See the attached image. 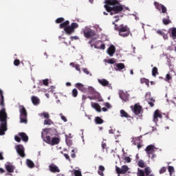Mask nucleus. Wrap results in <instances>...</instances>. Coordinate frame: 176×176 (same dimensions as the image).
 Here are the masks:
<instances>
[{
    "label": "nucleus",
    "instance_id": "nucleus-1",
    "mask_svg": "<svg viewBox=\"0 0 176 176\" xmlns=\"http://www.w3.org/2000/svg\"><path fill=\"white\" fill-rule=\"evenodd\" d=\"M0 135H5V131H8V113L5 108V98L3 91L0 89Z\"/></svg>",
    "mask_w": 176,
    "mask_h": 176
},
{
    "label": "nucleus",
    "instance_id": "nucleus-2",
    "mask_svg": "<svg viewBox=\"0 0 176 176\" xmlns=\"http://www.w3.org/2000/svg\"><path fill=\"white\" fill-rule=\"evenodd\" d=\"M104 3H106L104 6V9H106L107 12L110 13L111 16L117 14V13L123 10V6L120 5V3H119L118 0H105Z\"/></svg>",
    "mask_w": 176,
    "mask_h": 176
},
{
    "label": "nucleus",
    "instance_id": "nucleus-3",
    "mask_svg": "<svg viewBox=\"0 0 176 176\" xmlns=\"http://www.w3.org/2000/svg\"><path fill=\"white\" fill-rule=\"evenodd\" d=\"M112 24L114 25V30L118 31L120 36L126 38L130 35V28H128L127 25L123 24L118 25L115 22H113Z\"/></svg>",
    "mask_w": 176,
    "mask_h": 176
},
{
    "label": "nucleus",
    "instance_id": "nucleus-4",
    "mask_svg": "<svg viewBox=\"0 0 176 176\" xmlns=\"http://www.w3.org/2000/svg\"><path fill=\"white\" fill-rule=\"evenodd\" d=\"M41 138L44 140L45 142L52 146L58 145V144H60V138H53L52 139V138L49 135H47L46 138H45V136H43V132L41 133Z\"/></svg>",
    "mask_w": 176,
    "mask_h": 176
},
{
    "label": "nucleus",
    "instance_id": "nucleus-5",
    "mask_svg": "<svg viewBox=\"0 0 176 176\" xmlns=\"http://www.w3.org/2000/svg\"><path fill=\"white\" fill-rule=\"evenodd\" d=\"M19 112L21 123H25V124H27V116L28 113H27V109L23 105L19 106Z\"/></svg>",
    "mask_w": 176,
    "mask_h": 176
},
{
    "label": "nucleus",
    "instance_id": "nucleus-6",
    "mask_svg": "<svg viewBox=\"0 0 176 176\" xmlns=\"http://www.w3.org/2000/svg\"><path fill=\"white\" fill-rule=\"evenodd\" d=\"M131 109L136 116H140V115L142 116V113H144V109L140 105V103H136L133 106H131Z\"/></svg>",
    "mask_w": 176,
    "mask_h": 176
},
{
    "label": "nucleus",
    "instance_id": "nucleus-7",
    "mask_svg": "<svg viewBox=\"0 0 176 176\" xmlns=\"http://www.w3.org/2000/svg\"><path fill=\"white\" fill-rule=\"evenodd\" d=\"M79 27L77 23L73 22L70 25H68L64 28V31L67 35H72L75 32V30Z\"/></svg>",
    "mask_w": 176,
    "mask_h": 176
},
{
    "label": "nucleus",
    "instance_id": "nucleus-8",
    "mask_svg": "<svg viewBox=\"0 0 176 176\" xmlns=\"http://www.w3.org/2000/svg\"><path fill=\"white\" fill-rule=\"evenodd\" d=\"M145 99L146 100V101H148V105H150L151 108L155 107V102H156V100L153 98H152L151 92H147L146 94Z\"/></svg>",
    "mask_w": 176,
    "mask_h": 176
},
{
    "label": "nucleus",
    "instance_id": "nucleus-9",
    "mask_svg": "<svg viewBox=\"0 0 176 176\" xmlns=\"http://www.w3.org/2000/svg\"><path fill=\"white\" fill-rule=\"evenodd\" d=\"M98 82L100 85L103 86V87H108L110 90H112V84L109 83V81H108L105 78L102 79H98Z\"/></svg>",
    "mask_w": 176,
    "mask_h": 176
},
{
    "label": "nucleus",
    "instance_id": "nucleus-10",
    "mask_svg": "<svg viewBox=\"0 0 176 176\" xmlns=\"http://www.w3.org/2000/svg\"><path fill=\"white\" fill-rule=\"evenodd\" d=\"M83 34L85 38L89 39V38H93V36H96V31L91 29H86L83 31Z\"/></svg>",
    "mask_w": 176,
    "mask_h": 176
},
{
    "label": "nucleus",
    "instance_id": "nucleus-11",
    "mask_svg": "<svg viewBox=\"0 0 176 176\" xmlns=\"http://www.w3.org/2000/svg\"><path fill=\"white\" fill-rule=\"evenodd\" d=\"M15 149L18 155L21 157H25V153H24V146L21 144H18L15 146Z\"/></svg>",
    "mask_w": 176,
    "mask_h": 176
},
{
    "label": "nucleus",
    "instance_id": "nucleus-12",
    "mask_svg": "<svg viewBox=\"0 0 176 176\" xmlns=\"http://www.w3.org/2000/svg\"><path fill=\"white\" fill-rule=\"evenodd\" d=\"M162 118H163V116L162 115V113H160V111H159V109L155 110L153 114V122H154V123H157V122L159 121V119H162Z\"/></svg>",
    "mask_w": 176,
    "mask_h": 176
},
{
    "label": "nucleus",
    "instance_id": "nucleus-13",
    "mask_svg": "<svg viewBox=\"0 0 176 176\" xmlns=\"http://www.w3.org/2000/svg\"><path fill=\"white\" fill-rule=\"evenodd\" d=\"M154 6H155L156 9L160 12L162 10V13H167V8L164 5L160 4L157 1L154 2Z\"/></svg>",
    "mask_w": 176,
    "mask_h": 176
},
{
    "label": "nucleus",
    "instance_id": "nucleus-14",
    "mask_svg": "<svg viewBox=\"0 0 176 176\" xmlns=\"http://www.w3.org/2000/svg\"><path fill=\"white\" fill-rule=\"evenodd\" d=\"M155 149H156V147H155L153 144H150L146 147L145 152L147 153L148 156H151V155L155 153Z\"/></svg>",
    "mask_w": 176,
    "mask_h": 176
},
{
    "label": "nucleus",
    "instance_id": "nucleus-15",
    "mask_svg": "<svg viewBox=\"0 0 176 176\" xmlns=\"http://www.w3.org/2000/svg\"><path fill=\"white\" fill-rule=\"evenodd\" d=\"M43 131H45V133H47V134H50V135H58V132H57L56 129H43Z\"/></svg>",
    "mask_w": 176,
    "mask_h": 176
},
{
    "label": "nucleus",
    "instance_id": "nucleus-16",
    "mask_svg": "<svg viewBox=\"0 0 176 176\" xmlns=\"http://www.w3.org/2000/svg\"><path fill=\"white\" fill-rule=\"evenodd\" d=\"M49 170L51 173H60V168L54 164H51L49 165Z\"/></svg>",
    "mask_w": 176,
    "mask_h": 176
},
{
    "label": "nucleus",
    "instance_id": "nucleus-17",
    "mask_svg": "<svg viewBox=\"0 0 176 176\" xmlns=\"http://www.w3.org/2000/svg\"><path fill=\"white\" fill-rule=\"evenodd\" d=\"M76 87L82 91V93H87V88L85 87V85L80 82H78L76 84Z\"/></svg>",
    "mask_w": 176,
    "mask_h": 176
},
{
    "label": "nucleus",
    "instance_id": "nucleus-18",
    "mask_svg": "<svg viewBox=\"0 0 176 176\" xmlns=\"http://www.w3.org/2000/svg\"><path fill=\"white\" fill-rule=\"evenodd\" d=\"M115 52H116V48L113 45H110V47L107 49V54H109V56H110V57H113Z\"/></svg>",
    "mask_w": 176,
    "mask_h": 176
},
{
    "label": "nucleus",
    "instance_id": "nucleus-19",
    "mask_svg": "<svg viewBox=\"0 0 176 176\" xmlns=\"http://www.w3.org/2000/svg\"><path fill=\"white\" fill-rule=\"evenodd\" d=\"M119 96L120 98H121L122 101H124L125 102L129 101V95H127V94L124 93V91H120Z\"/></svg>",
    "mask_w": 176,
    "mask_h": 176
},
{
    "label": "nucleus",
    "instance_id": "nucleus-20",
    "mask_svg": "<svg viewBox=\"0 0 176 176\" xmlns=\"http://www.w3.org/2000/svg\"><path fill=\"white\" fill-rule=\"evenodd\" d=\"M19 137H21V140L24 142H28V135L25 133L21 132L18 133Z\"/></svg>",
    "mask_w": 176,
    "mask_h": 176
},
{
    "label": "nucleus",
    "instance_id": "nucleus-21",
    "mask_svg": "<svg viewBox=\"0 0 176 176\" xmlns=\"http://www.w3.org/2000/svg\"><path fill=\"white\" fill-rule=\"evenodd\" d=\"M92 96H94V98L97 100V101L99 102H102V101H103L102 98L101 97V94H100V93H98L97 91H96V92Z\"/></svg>",
    "mask_w": 176,
    "mask_h": 176
},
{
    "label": "nucleus",
    "instance_id": "nucleus-22",
    "mask_svg": "<svg viewBox=\"0 0 176 176\" xmlns=\"http://www.w3.org/2000/svg\"><path fill=\"white\" fill-rule=\"evenodd\" d=\"M91 105L97 112H101V106L98 103L91 102Z\"/></svg>",
    "mask_w": 176,
    "mask_h": 176
},
{
    "label": "nucleus",
    "instance_id": "nucleus-23",
    "mask_svg": "<svg viewBox=\"0 0 176 176\" xmlns=\"http://www.w3.org/2000/svg\"><path fill=\"white\" fill-rule=\"evenodd\" d=\"M116 71H122V69H126V66L124 65V63H117L116 65Z\"/></svg>",
    "mask_w": 176,
    "mask_h": 176
},
{
    "label": "nucleus",
    "instance_id": "nucleus-24",
    "mask_svg": "<svg viewBox=\"0 0 176 176\" xmlns=\"http://www.w3.org/2000/svg\"><path fill=\"white\" fill-rule=\"evenodd\" d=\"M31 100L34 105H38L39 102H41V100L36 96H32Z\"/></svg>",
    "mask_w": 176,
    "mask_h": 176
},
{
    "label": "nucleus",
    "instance_id": "nucleus-25",
    "mask_svg": "<svg viewBox=\"0 0 176 176\" xmlns=\"http://www.w3.org/2000/svg\"><path fill=\"white\" fill-rule=\"evenodd\" d=\"M120 116L121 118H131L133 119V118L129 115V113H127V112H126V111H124V109L120 110Z\"/></svg>",
    "mask_w": 176,
    "mask_h": 176
},
{
    "label": "nucleus",
    "instance_id": "nucleus-26",
    "mask_svg": "<svg viewBox=\"0 0 176 176\" xmlns=\"http://www.w3.org/2000/svg\"><path fill=\"white\" fill-rule=\"evenodd\" d=\"M103 171H105V167L102 165L99 166L98 171L99 175L104 176V173H102Z\"/></svg>",
    "mask_w": 176,
    "mask_h": 176
},
{
    "label": "nucleus",
    "instance_id": "nucleus-27",
    "mask_svg": "<svg viewBox=\"0 0 176 176\" xmlns=\"http://www.w3.org/2000/svg\"><path fill=\"white\" fill-rule=\"evenodd\" d=\"M6 170H7L8 173H14V166L7 165L6 166Z\"/></svg>",
    "mask_w": 176,
    "mask_h": 176
},
{
    "label": "nucleus",
    "instance_id": "nucleus-28",
    "mask_svg": "<svg viewBox=\"0 0 176 176\" xmlns=\"http://www.w3.org/2000/svg\"><path fill=\"white\" fill-rule=\"evenodd\" d=\"M171 34L170 36L173 40L176 39V28H172L170 29Z\"/></svg>",
    "mask_w": 176,
    "mask_h": 176
},
{
    "label": "nucleus",
    "instance_id": "nucleus-29",
    "mask_svg": "<svg viewBox=\"0 0 176 176\" xmlns=\"http://www.w3.org/2000/svg\"><path fill=\"white\" fill-rule=\"evenodd\" d=\"M95 122L96 124H102V123H104V120L98 116L95 118Z\"/></svg>",
    "mask_w": 176,
    "mask_h": 176
},
{
    "label": "nucleus",
    "instance_id": "nucleus-30",
    "mask_svg": "<svg viewBox=\"0 0 176 176\" xmlns=\"http://www.w3.org/2000/svg\"><path fill=\"white\" fill-rule=\"evenodd\" d=\"M27 165L30 167V168H34L35 167V164L31 160H26Z\"/></svg>",
    "mask_w": 176,
    "mask_h": 176
},
{
    "label": "nucleus",
    "instance_id": "nucleus-31",
    "mask_svg": "<svg viewBox=\"0 0 176 176\" xmlns=\"http://www.w3.org/2000/svg\"><path fill=\"white\" fill-rule=\"evenodd\" d=\"M129 171V166L124 165L121 168V174H126Z\"/></svg>",
    "mask_w": 176,
    "mask_h": 176
},
{
    "label": "nucleus",
    "instance_id": "nucleus-32",
    "mask_svg": "<svg viewBox=\"0 0 176 176\" xmlns=\"http://www.w3.org/2000/svg\"><path fill=\"white\" fill-rule=\"evenodd\" d=\"M39 116H43L44 119H50V114L47 112H43L39 114Z\"/></svg>",
    "mask_w": 176,
    "mask_h": 176
},
{
    "label": "nucleus",
    "instance_id": "nucleus-33",
    "mask_svg": "<svg viewBox=\"0 0 176 176\" xmlns=\"http://www.w3.org/2000/svg\"><path fill=\"white\" fill-rule=\"evenodd\" d=\"M69 25V21H66L60 24V28H65V27H68Z\"/></svg>",
    "mask_w": 176,
    "mask_h": 176
},
{
    "label": "nucleus",
    "instance_id": "nucleus-34",
    "mask_svg": "<svg viewBox=\"0 0 176 176\" xmlns=\"http://www.w3.org/2000/svg\"><path fill=\"white\" fill-rule=\"evenodd\" d=\"M156 75H159V72L157 70V67H154L152 69V76L156 77Z\"/></svg>",
    "mask_w": 176,
    "mask_h": 176
},
{
    "label": "nucleus",
    "instance_id": "nucleus-35",
    "mask_svg": "<svg viewBox=\"0 0 176 176\" xmlns=\"http://www.w3.org/2000/svg\"><path fill=\"white\" fill-rule=\"evenodd\" d=\"M144 173L146 176H155L153 174H151V169H149V167H146L144 168ZM151 174V175H149Z\"/></svg>",
    "mask_w": 176,
    "mask_h": 176
},
{
    "label": "nucleus",
    "instance_id": "nucleus-36",
    "mask_svg": "<svg viewBox=\"0 0 176 176\" xmlns=\"http://www.w3.org/2000/svg\"><path fill=\"white\" fill-rule=\"evenodd\" d=\"M138 166L139 167H141V168H144V167H146V166H145V162H144V160H140L138 162Z\"/></svg>",
    "mask_w": 176,
    "mask_h": 176
},
{
    "label": "nucleus",
    "instance_id": "nucleus-37",
    "mask_svg": "<svg viewBox=\"0 0 176 176\" xmlns=\"http://www.w3.org/2000/svg\"><path fill=\"white\" fill-rule=\"evenodd\" d=\"M140 82L141 83H144L145 85H146L147 87H149V80L143 78L140 79Z\"/></svg>",
    "mask_w": 176,
    "mask_h": 176
},
{
    "label": "nucleus",
    "instance_id": "nucleus-38",
    "mask_svg": "<svg viewBox=\"0 0 176 176\" xmlns=\"http://www.w3.org/2000/svg\"><path fill=\"white\" fill-rule=\"evenodd\" d=\"M78 153V148H74L73 150H72L71 157L72 159H75L76 157V153Z\"/></svg>",
    "mask_w": 176,
    "mask_h": 176
},
{
    "label": "nucleus",
    "instance_id": "nucleus-39",
    "mask_svg": "<svg viewBox=\"0 0 176 176\" xmlns=\"http://www.w3.org/2000/svg\"><path fill=\"white\" fill-rule=\"evenodd\" d=\"M104 63H107L108 64H115L116 63V59L112 58L109 60L105 59Z\"/></svg>",
    "mask_w": 176,
    "mask_h": 176
},
{
    "label": "nucleus",
    "instance_id": "nucleus-40",
    "mask_svg": "<svg viewBox=\"0 0 176 176\" xmlns=\"http://www.w3.org/2000/svg\"><path fill=\"white\" fill-rule=\"evenodd\" d=\"M168 171L170 176L173 175V173L175 172V170L174 169V166H168Z\"/></svg>",
    "mask_w": 176,
    "mask_h": 176
},
{
    "label": "nucleus",
    "instance_id": "nucleus-41",
    "mask_svg": "<svg viewBox=\"0 0 176 176\" xmlns=\"http://www.w3.org/2000/svg\"><path fill=\"white\" fill-rule=\"evenodd\" d=\"M96 91V89H94V88H93V87H88L89 94H91V96H93Z\"/></svg>",
    "mask_w": 176,
    "mask_h": 176
},
{
    "label": "nucleus",
    "instance_id": "nucleus-42",
    "mask_svg": "<svg viewBox=\"0 0 176 176\" xmlns=\"http://www.w3.org/2000/svg\"><path fill=\"white\" fill-rule=\"evenodd\" d=\"M54 124V122H53L52 120L49 118L44 120V125H47V124L50 125V124Z\"/></svg>",
    "mask_w": 176,
    "mask_h": 176
},
{
    "label": "nucleus",
    "instance_id": "nucleus-43",
    "mask_svg": "<svg viewBox=\"0 0 176 176\" xmlns=\"http://www.w3.org/2000/svg\"><path fill=\"white\" fill-rule=\"evenodd\" d=\"M72 97H74V98L78 97V89H73L72 91Z\"/></svg>",
    "mask_w": 176,
    "mask_h": 176
},
{
    "label": "nucleus",
    "instance_id": "nucleus-44",
    "mask_svg": "<svg viewBox=\"0 0 176 176\" xmlns=\"http://www.w3.org/2000/svg\"><path fill=\"white\" fill-rule=\"evenodd\" d=\"M145 171L144 170L138 168V176H145Z\"/></svg>",
    "mask_w": 176,
    "mask_h": 176
},
{
    "label": "nucleus",
    "instance_id": "nucleus-45",
    "mask_svg": "<svg viewBox=\"0 0 176 176\" xmlns=\"http://www.w3.org/2000/svg\"><path fill=\"white\" fill-rule=\"evenodd\" d=\"M65 20V19H64V18L60 17V18L56 19L55 21H56V24H60V23H64Z\"/></svg>",
    "mask_w": 176,
    "mask_h": 176
},
{
    "label": "nucleus",
    "instance_id": "nucleus-46",
    "mask_svg": "<svg viewBox=\"0 0 176 176\" xmlns=\"http://www.w3.org/2000/svg\"><path fill=\"white\" fill-rule=\"evenodd\" d=\"M162 21H163V24H164V25H168V24H170V23H171V21L170 19H163Z\"/></svg>",
    "mask_w": 176,
    "mask_h": 176
},
{
    "label": "nucleus",
    "instance_id": "nucleus-47",
    "mask_svg": "<svg viewBox=\"0 0 176 176\" xmlns=\"http://www.w3.org/2000/svg\"><path fill=\"white\" fill-rule=\"evenodd\" d=\"M70 65H73V67H74L76 69V71H79V72H80V67L79 66V65H76L74 63H70Z\"/></svg>",
    "mask_w": 176,
    "mask_h": 176
},
{
    "label": "nucleus",
    "instance_id": "nucleus-48",
    "mask_svg": "<svg viewBox=\"0 0 176 176\" xmlns=\"http://www.w3.org/2000/svg\"><path fill=\"white\" fill-rule=\"evenodd\" d=\"M66 144L68 146H71L72 145V140L69 139L68 138H65Z\"/></svg>",
    "mask_w": 176,
    "mask_h": 176
},
{
    "label": "nucleus",
    "instance_id": "nucleus-49",
    "mask_svg": "<svg viewBox=\"0 0 176 176\" xmlns=\"http://www.w3.org/2000/svg\"><path fill=\"white\" fill-rule=\"evenodd\" d=\"M122 159L126 163H131V158L130 157H122Z\"/></svg>",
    "mask_w": 176,
    "mask_h": 176
},
{
    "label": "nucleus",
    "instance_id": "nucleus-50",
    "mask_svg": "<svg viewBox=\"0 0 176 176\" xmlns=\"http://www.w3.org/2000/svg\"><path fill=\"white\" fill-rule=\"evenodd\" d=\"M166 171H167V168L165 166H163L160 170V174H164V173H166Z\"/></svg>",
    "mask_w": 176,
    "mask_h": 176
},
{
    "label": "nucleus",
    "instance_id": "nucleus-51",
    "mask_svg": "<svg viewBox=\"0 0 176 176\" xmlns=\"http://www.w3.org/2000/svg\"><path fill=\"white\" fill-rule=\"evenodd\" d=\"M61 153L64 155L65 157L66 160H69V162H71V158H69V155L67 153H63V151H61Z\"/></svg>",
    "mask_w": 176,
    "mask_h": 176
},
{
    "label": "nucleus",
    "instance_id": "nucleus-52",
    "mask_svg": "<svg viewBox=\"0 0 176 176\" xmlns=\"http://www.w3.org/2000/svg\"><path fill=\"white\" fill-rule=\"evenodd\" d=\"M14 65L16 66V67H19V65H20V60L19 59H15L14 60Z\"/></svg>",
    "mask_w": 176,
    "mask_h": 176
},
{
    "label": "nucleus",
    "instance_id": "nucleus-53",
    "mask_svg": "<svg viewBox=\"0 0 176 176\" xmlns=\"http://www.w3.org/2000/svg\"><path fill=\"white\" fill-rule=\"evenodd\" d=\"M43 84L44 86H49V79L43 80Z\"/></svg>",
    "mask_w": 176,
    "mask_h": 176
},
{
    "label": "nucleus",
    "instance_id": "nucleus-54",
    "mask_svg": "<svg viewBox=\"0 0 176 176\" xmlns=\"http://www.w3.org/2000/svg\"><path fill=\"white\" fill-rule=\"evenodd\" d=\"M74 175L75 176H82V173H80V170H76L74 171Z\"/></svg>",
    "mask_w": 176,
    "mask_h": 176
},
{
    "label": "nucleus",
    "instance_id": "nucleus-55",
    "mask_svg": "<svg viewBox=\"0 0 176 176\" xmlns=\"http://www.w3.org/2000/svg\"><path fill=\"white\" fill-rule=\"evenodd\" d=\"M14 140L16 142H21V138L17 135L14 136Z\"/></svg>",
    "mask_w": 176,
    "mask_h": 176
},
{
    "label": "nucleus",
    "instance_id": "nucleus-56",
    "mask_svg": "<svg viewBox=\"0 0 176 176\" xmlns=\"http://www.w3.org/2000/svg\"><path fill=\"white\" fill-rule=\"evenodd\" d=\"M70 39L71 41H78V39H79V37H78V36H70Z\"/></svg>",
    "mask_w": 176,
    "mask_h": 176
},
{
    "label": "nucleus",
    "instance_id": "nucleus-57",
    "mask_svg": "<svg viewBox=\"0 0 176 176\" xmlns=\"http://www.w3.org/2000/svg\"><path fill=\"white\" fill-rule=\"evenodd\" d=\"M116 170L117 174H122V168L117 167Z\"/></svg>",
    "mask_w": 176,
    "mask_h": 176
},
{
    "label": "nucleus",
    "instance_id": "nucleus-58",
    "mask_svg": "<svg viewBox=\"0 0 176 176\" xmlns=\"http://www.w3.org/2000/svg\"><path fill=\"white\" fill-rule=\"evenodd\" d=\"M104 106L106 107V108H108L109 109H111V104H109V102H106L104 104Z\"/></svg>",
    "mask_w": 176,
    "mask_h": 176
},
{
    "label": "nucleus",
    "instance_id": "nucleus-59",
    "mask_svg": "<svg viewBox=\"0 0 176 176\" xmlns=\"http://www.w3.org/2000/svg\"><path fill=\"white\" fill-rule=\"evenodd\" d=\"M60 117L62 120H63V122H67V118H65V116H63V114H60Z\"/></svg>",
    "mask_w": 176,
    "mask_h": 176
},
{
    "label": "nucleus",
    "instance_id": "nucleus-60",
    "mask_svg": "<svg viewBox=\"0 0 176 176\" xmlns=\"http://www.w3.org/2000/svg\"><path fill=\"white\" fill-rule=\"evenodd\" d=\"M166 80H171V79H172L171 76H170V74H166Z\"/></svg>",
    "mask_w": 176,
    "mask_h": 176
},
{
    "label": "nucleus",
    "instance_id": "nucleus-61",
    "mask_svg": "<svg viewBox=\"0 0 176 176\" xmlns=\"http://www.w3.org/2000/svg\"><path fill=\"white\" fill-rule=\"evenodd\" d=\"M99 49H100L101 50H105V44H101Z\"/></svg>",
    "mask_w": 176,
    "mask_h": 176
},
{
    "label": "nucleus",
    "instance_id": "nucleus-62",
    "mask_svg": "<svg viewBox=\"0 0 176 176\" xmlns=\"http://www.w3.org/2000/svg\"><path fill=\"white\" fill-rule=\"evenodd\" d=\"M83 72L86 74V75H89V74H90V72H89V69L86 68L83 69Z\"/></svg>",
    "mask_w": 176,
    "mask_h": 176
},
{
    "label": "nucleus",
    "instance_id": "nucleus-63",
    "mask_svg": "<svg viewBox=\"0 0 176 176\" xmlns=\"http://www.w3.org/2000/svg\"><path fill=\"white\" fill-rule=\"evenodd\" d=\"M142 146H144V144H141V143H138L137 145L138 148L141 149V148H142Z\"/></svg>",
    "mask_w": 176,
    "mask_h": 176
},
{
    "label": "nucleus",
    "instance_id": "nucleus-64",
    "mask_svg": "<svg viewBox=\"0 0 176 176\" xmlns=\"http://www.w3.org/2000/svg\"><path fill=\"white\" fill-rule=\"evenodd\" d=\"M157 34H158L159 35H162V36H163L164 34V33L162 30H157Z\"/></svg>",
    "mask_w": 176,
    "mask_h": 176
}]
</instances>
